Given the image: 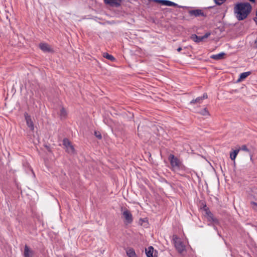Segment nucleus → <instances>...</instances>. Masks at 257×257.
<instances>
[{
  "mask_svg": "<svg viewBox=\"0 0 257 257\" xmlns=\"http://www.w3.org/2000/svg\"><path fill=\"white\" fill-rule=\"evenodd\" d=\"M200 113L202 115H204V116H206V115H209V113L208 112V111L207 110V108H204L203 109H202L200 112Z\"/></svg>",
  "mask_w": 257,
  "mask_h": 257,
  "instance_id": "obj_22",
  "label": "nucleus"
},
{
  "mask_svg": "<svg viewBox=\"0 0 257 257\" xmlns=\"http://www.w3.org/2000/svg\"><path fill=\"white\" fill-rule=\"evenodd\" d=\"M66 114V111L64 108H62L61 110V115L62 116H65Z\"/></svg>",
  "mask_w": 257,
  "mask_h": 257,
  "instance_id": "obj_28",
  "label": "nucleus"
},
{
  "mask_svg": "<svg viewBox=\"0 0 257 257\" xmlns=\"http://www.w3.org/2000/svg\"><path fill=\"white\" fill-rule=\"evenodd\" d=\"M103 56L104 58L107 59L112 62L114 61L115 59V58L112 55H110L107 53H104L103 54Z\"/></svg>",
  "mask_w": 257,
  "mask_h": 257,
  "instance_id": "obj_20",
  "label": "nucleus"
},
{
  "mask_svg": "<svg viewBox=\"0 0 257 257\" xmlns=\"http://www.w3.org/2000/svg\"><path fill=\"white\" fill-rule=\"evenodd\" d=\"M94 135L95 137L99 140H101L102 139V136L100 132L95 131L94 132Z\"/></svg>",
  "mask_w": 257,
  "mask_h": 257,
  "instance_id": "obj_25",
  "label": "nucleus"
},
{
  "mask_svg": "<svg viewBox=\"0 0 257 257\" xmlns=\"http://www.w3.org/2000/svg\"><path fill=\"white\" fill-rule=\"evenodd\" d=\"M254 43H255V44L256 45V47L257 48V39L255 40Z\"/></svg>",
  "mask_w": 257,
  "mask_h": 257,
  "instance_id": "obj_31",
  "label": "nucleus"
},
{
  "mask_svg": "<svg viewBox=\"0 0 257 257\" xmlns=\"http://www.w3.org/2000/svg\"><path fill=\"white\" fill-rule=\"evenodd\" d=\"M39 48L41 49L42 51L44 52H53V50L50 47V45L47 43H41L39 44Z\"/></svg>",
  "mask_w": 257,
  "mask_h": 257,
  "instance_id": "obj_11",
  "label": "nucleus"
},
{
  "mask_svg": "<svg viewBox=\"0 0 257 257\" xmlns=\"http://www.w3.org/2000/svg\"><path fill=\"white\" fill-rule=\"evenodd\" d=\"M104 2L106 5L117 8L121 5V0H104Z\"/></svg>",
  "mask_w": 257,
  "mask_h": 257,
  "instance_id": "obj_9",
  "label": "nucleus"
},
{
  "mask_svg": "<svg viewBox=\"0 0 257 257\" xmlns=\"http://www.w3.org/2000/svg\"><path fill=\"white\" fill-rule=\"evenodd\" d=\"M253 20L254 21V22L255 23V24L257 25V16L256 17H254L253 19Z\"/></svg>",
  "mask_w": 257,
  "mask_h": 257,
  "instance_id": "obj_29",
  "label": "nucleus"
},
{
  "mask_svg": "<svg viewBox=\"0 0 257 257\" xmlns=\"http://www.w3.org/2000/svg\"><path fill=\"white\" fill-rule=\"evenodd\" d=\"M253 204L255 205H257V203H253Z\"/></svg>",
  "mask_w": 257,
  "mask_h": 257,
  "instance_id": "obj_33",
  "label": "nucleus"
},
{
  "mask_svg": "<svg viewBox=\"0 0 257 257\" xmlns=\"http://www.w3.org/2000/svg\"><path fill=\"white\" fill-rule=\"evenodd\" d=\"M251 74V72L250 71H247L243 73H242L240 74L239 78L238 80H237L238 82L241 81L244 79H245L247 77H248L250 74Z\"/></svg>",
  "mask_w": 257,
  "mask_h": 257,
  "instance_id": "obj_18",
  "label": "nucleus"
},
{
  "mask_svg": "<svg viewBox=\"0 0 257 257\" xmlns=\"http://www.w3.org/2000/svg\"><path fill=\"white\" fill-rule=\"evenodd\" d=\"M126 254L128 257H137L135 250L133 248H130L126 250Z\"/></svg>",
  "mask_w": 257,
  "mask_h": 257,
  "instance_id": "obj_19",
  "label": "nucleus"
},
{
  "mask_svg": "<svg viewBox=\"0 0 257 257\" xmlns=\"http://www.w3.org/2000/svg\"><path fill=\"white\" fill-rule=\"evenodd\" d=\"M168 160L173 171H179L183 170L185 168L181 161L173 154H170L169 156Z\"/></svg>",
  "mask_w": 257,
  "mask_h": 257,
  "instance_id": "obj_2",
  "label": "nucleus"
},
{
  "mask_svg": "<svg viewBox=\"0 0 257 257\" xmlns=\"http://www.w3.org/2000/svg\"><path fill=\"white\" fill-rule=\"evenodd\" d=\"M213 227L214 228V229L216 230L217 229V228L215 226H213Z\"/></svg>",
  "mask_w": 257,
  "mask_h": 257,
  "instance_id": "obj_32",
  "label": "nucleus"
},
{
  "mask_svg": "<svg viewBox=\"0 0 257 257\" xmlns=\"http://www.w3.org/2000/svg\"><path fill=\"white\" fill-rule=\"evenodd\" d=\"M122 215L125 219V222L130 224L133 221V218L131 212L127 209L125 208L123 213Z\"/></svg>",
  "mask_w": 257,
  "mask_h": 257,
  "instance_id": "obj_6",
  "label": "nucleus"
},
{
  "mask_svg": "<svg viewBox=\"0 0 257 257\" xmlns=\"http://www.w3.org/2000/svg\"><path fill=\"white\" fill-rule=\"evenodd\" d=\"M190 38L192 40H193L196 43H199L203 41L202 36H198L196 34L191 35Z\"/></svg>",
  "mask_w": 257,
  "mask_h": 257,
  "instance_id": "obj_14",
  "label": "nucleus"
},
{
  "mask_svg": "<svg viewBox=\"0 0 257 257\" xmlns=\"http://www.w3.org/2000/svg\"><path fill=\"white\" fill-rule=\"evenodd\" d=\"M154 1L158 2L162 5L167 6L168 5V3L169 1L168 0H154Z\"/></svg>",
  "mask_w": 257,
  "mask_h": 257,
  "instance_id": "obj_21",
  "label": "nucleus"
},
{
  "mask_svg": "<svg viewBox=\"0 0 257 257\" xmlns=\"http://www.w3.org/2000/svg\"><path fill=\"white\" fill-rule=\"evenodd\" d=\"M63 145L65 147L66 151L69 154H74L75 149L72 145L69 140L67 138H64L63 140Z\"/></svg>",
  "mask_w": 257,
  "mask_h": 257,
  "instance_id": "obj_4",
  "label": "nucleus"
},
{
  "mask_svg": "<svg viewBox=\"0 0 257 257\" xmlns=\"http://www.w3.org/2000/svg\"><path fill=\"white\" fill-rule=\"evenodd\" d=\"M168 6H173V7H177L178 8H183L182 6H178L177 4H176L173 2L170 1L168 3Z\"/></svg>",
  "mask_w": 257,
  "mask_h": 257,
  "instance_id": "obj_23",
  "label": "nucleus"
},
{
  "mask_svg": "<svg viewBox=\"0 0 257 257\" xmlns=\"http://www.w3.org/2000/svg\"><path fill=\"white\" fill-rule=\"evenodd\" d=\"M226 0H214L216 5L220 6L223 4Z\"/></svg>",
  "mask_w": 257,
  "mask_h": 257,
  "instance_id": "obj_24",
  "label": "nucleus"
},
{
  "mask_svg": "<svg viewBox=\"0 0 257 257\" xmlns=\"http://www.w3.org/2000/svg\"><path fill=\"white\" fill-rule=\"evenodd\" d=\"M207 218L208 221H211L215 224L219 223L218 220L214 217L213 214L211 213V212H209V216H207Z\"/></svg>",
  "mask_w": 257,
  "mask_h": 257,
  "instance_id": "obj_15",
  "label": "nucleus"
},
{
  "mask_svg": "<svg viewBox=\"0 0 257 257\" xmlns=\"http://www.w3.org/2000/svg\"><path fill=\"white\" fill-rule=\"evenodd\" d=\"M24 115L28 126L30 127L31 130L34 131V125L32 120L31 116L26 112L25 113Z\"/></svg>",
  "mask_w": 257,
  "mask_h": 257,
  "instance_id": "obj_10",
  "label": "nucleus"
},
{
  "mask_svg": "<svg viewBox=\"0 0 257 257\" xmlns=\"http://www.w3.org/2000/svg\"><path fill=\"white\" fill-rule=\"evenodd\" d=\"M177 51L178 52H180L181 50H182V48L181 47H179L177 49Z\"/></svg>",
  "mask_w": 257,
  "mask_h": 257,
  "instance_id": "obj_30",
  "label": "nucleus"
},
{
  "mask_svg": "<svg viewBox=\"0 0 257 257\" xmlns=\"http://www.w3.org/2000/svg\"><path fill=\"white\" fill-rule=\"evenodd\" d=\"M173 240L176 249L179 253H182L185 250V245L176 235H173Z\"/></svg>",
  "mask_w": 257,
  "mask_h": 257,
  "instance_id": "obj_3",
  "label": "nucleus"
},
{
  "mask_svg": "<svg viewBox=\"0 0 257 257\" xmlns=\"http://www.w3.org/2000/svg\"><path fill=\"white\" fill-rule=\"evenodd\" d=\"M34 251L27 244L24 246V250L23 252L24 257H34Z\"/></svg>",
  "mask_w": 257,
  "mask_h": 257,
  "instance_id": "obj_7",
  "label": "nucleus"
},
{
  "mask_svg": "<svg viewBox=\"0 0 257 257\" xmlns=\"http://www.w3.org/2000/svg\"><path fill=\"white\" fill-rule=\"evenodd\" d=\"M238 149H240V151L241 150V151L247 152L249 154V155L250 160H252V157H253V154H252V152L250 151V150H249L247 148V147L246 145H242Z\"/></svg>",
  "mask_w": 257,
  "mask_h": 257,
  "instance_id": "obj_13",
  "label": "nucleus"
},
{
  "mask_svg": "<svg viewBox=\"0 0 257 257\" xmlns=\"http://www.w3.org/2000/svg\"><path fill=\"white\" fill-rule=\"evenodd\" d=\"M207 98V94L206 93H204L203 94V96H199L197 97L196 99H194L192 100L190 102V105H193L195 104H200L202 102L203 100Z\"/></svg>",
  "mask_w": 257,
  "mask_h": 257,
  "instance_id": "obj_8",
  "label": "nucleus"
},
{
  "mask_svg": "<svg viewBox=\"0 0 257 257\" xmlns=\"http://www.w3.org/2000/svg\"><path fill=\"white\" fill-rule=\"evenodd\" d=\"M225 55V53L224 52H221L220 53L212 55L210 57V58L215 60H219L223 59L224 58V56Z\"/></svg>",
  "mask_w": 257,
  "mask_h": 257,
  "instance_id": "obj_12",
  "label": "nucleus"
},
{
  "mask_svg": "<svg viewBox=\"0 0 257 257\" xmlns=\"http://www.w3.org/2000/svg\"><path fill=\"white\" fill-rule=\"evenodd\" d=\"M154 247L152 246L146 248V254L147 257H154L153 256Z\"/></svg>",
  "mask_w": 257,
  "mask_h": 257,
  "instance_id": "obj_17",
  "label": "nucleus"
},
{
  "mask_svg": "<svg viewBox=\"0 0 257 257\" xmlns=\"http://www.w3.org/2000/svg\"><path fill=\"white\" fill-rule=\"evenodd\" d=\"M188 13L190 16H194L195 17H206L207 15L205 14L203 11L201 9H195L192 10H190L188 11Z\"/></svg>",
  "mask_w": 257,
  "mask_h": 257,
  "instance_id": "obj_5",
  "label": "nucleus"
},
{
  "mask_svg": "<svg viewBox=\"0 0 257 257\" xmlns=\"http://www.w3.org/2000/svg\"><path fill=\"white\" fill-rule=\"evenodd\" d=\"M240 151V149H236L233 150V152H231L230 153V158L231 160L233 161L235 163V158L238 154L239 152Z\"/></svg>",
  "mask_w": 257,
  "mask_h": 257,
  "instance_id": "obj_16",
  "label": "nucleus"
},
{
  "mask_svg": "<svg viewBox=\"0 0 257 257\" xmlns=\"http://www.w3.org/2000/svg\"><path fill=\"white\" fill-rule=\"evenodd\" d=\"M204 210L206 211V214L207 215V216H209V212H211L208 208H206V205L205 204L203 207Z\"/></svg>",
  "mask_w": 257,
  "mask_h": 257,
  "instance_id": "obj_26",
  "label": "nucleus"
},
{
  "mask_svg": "<svg viewBox=\"0 0 257 257\" xmlns=\"http://www.w3.org/2000/svg\"><path fill=\"white\" fill-rule=\"evenodd\" d=\"M251 5L247 2L238 3L234 7V13L236 14V18L238 21L246 19L251 11Z\"/></svg>",
  "mask_w": 257,
  "mask_h": 257,
  "instance_id": "obj_1",
  "label": "nucleus"
},
{
  "mask_svg": "<svg viewBox=\"0 0 257 257\" xmlns=\"http://www.w3.org/2000/svg\"><path fill=\"white\" fill-rule=\"evenodd\" d=\"M211 35L210 32H207L203 36L202 38L203 40L204 39L207 38L210 35Z\"/></svg>",
  "mask_w": 257,
  "mask_h": 257,
  "instance_id": "obj_27",
  "label": "nucleus"
}]
</instances>
